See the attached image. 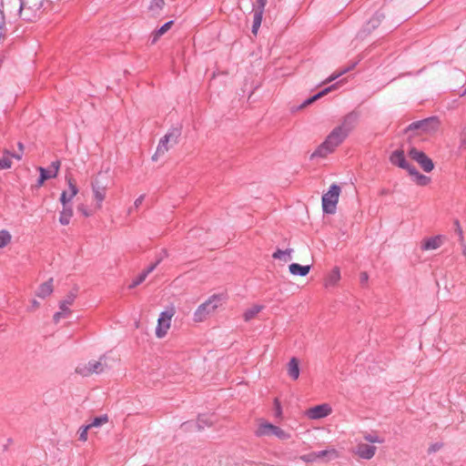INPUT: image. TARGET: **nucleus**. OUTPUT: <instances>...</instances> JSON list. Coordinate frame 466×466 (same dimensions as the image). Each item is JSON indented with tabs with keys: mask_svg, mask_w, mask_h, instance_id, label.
I'll list each match as a JSON object with an SVG mask.
<instances>
[{
	"mask_svg": "<svg viewBox=\"0 0 466 466\" xmlns=\"http://www.w3.org/2000/svg\"><path fill=\"white\" fill-rule=\"evenodd\" d=\"M181 127H173L167 133L159 140L156 153L153 155L152 159L156 161L159 157L164 156L170 148L176 146L181 136Z\"/></svg>",
	"mask_w": 466,
	"mask_h": 466,
	"instance_id": "f03ea898",
	"label": "nucleus"
},
{
	"mask_svg": "<svg viewBox=\"0 0 466 466\" xmlns=\"http://www.w3.org/2000/svg\"><path fill=\"white\" fill-rule=\"evenodd\" d=\"M44 0H20L19 14L25 21H34L41 14Z\"/></svg>",
	"mask_w": 466,
	"mask_h": 466,
	"instance_id": "39448f33",
	"label": "nucleus"
},
{
	"mask_svg": "<svg viewBox=\"0 0 466 466\" xmlns=\"http://www.w3.org/2000/svg\"><path fill=\"white\" fill-rule=\"evenodd\" d=\"M76 298V292H69L66 298L60 301L59 303V309L63 311H66L67 314H71V310L69 309V306H71L73 304V302L75 301Z\"/></svg>",
	"mask_w": 466,
	"mask_h": 466,
	"instance_id": "b1692460",
	"label": "nucleus"
},
{
	"mask_svg": "<svg viewBox=\"0 0 466 466\" xmlns=\"http://www.w3.org/2000/svg\"><path fill=\"white\" fill-rule=\"evenodd\" d=\"M390 161L392 165L406 169L408 172H410V168L414 167L406 160L403 150L393 151L390 157Z\"/></svg>",
	"mask_w": 466,
	"mask_h": 466,
	"instance_id": "2eb2a0df",
	"label": "nucleus"
},
{
	"mask_svg": "<svg viewBox=\"0 0 466 466\" xmlns=\"http://www.w3.org/2000/svg\"><path fill=\"white\" fill-rule=\"evenodd\" d=\"M383 18L384 15L382 13H376L360 33V36H362V34L370 33L371 30L377 28Z\"/></svg>",
	"mask_w": 466,
	"mask_h": 466,
	"instance_id": "6ab92c4d",
	"label": "nucleus"
},
{
	"mask_svg": "<svg viewBox=\"0 0 466 466\" xmlns=\"http://www.w3.org/2000/svg\"><path fill=\"white\" fill-rule=\"evenodd\" d=\"M146 279L145 274H139V276L133 280V282L129 285V289H134L135 287L141 284Z\"/></svg>",
	"mask_w": 466,
	"mask_h": 466,
	"instance_id": "c03bdc74",
	"label": "nucleus"
},
{
	"mask_svg": "<svg viewBox=\"0 0 466 466\" xmlns=\"http://www.w3.org/2000/svg\"><path fill=\"white\" fill-rule=\"evenodd\" d=\"M257 5L254 7V16H253V25H252V33L257 35L258 30L262 22V16L264 13V8L267 5V0H257Z\"/></svg>",
	"mask_w": 466,
	"mask_h": 466,
	"instance_id": "ddd939ff",
	"label": "nucleus"
},
{
	"mask_svg": "<svg viewBox=\"0 0 466 466\" xmlns=\"http://www.w3.org/2000/svg\"><path fill=\"white\" fill-rule=\"evenodd\" d=\"M284 251L286 252V256H287V255H288V256H289V255L291 254V252L293 251V249H291V248H288V249H286V250H284Z\"/></svg>",
	"mask_w": 466,
	"mask_h": 466,
	"instance_id": "13d9d810",
	"label": "nucleus"
},
{
	"mask_svg": "<svg viewBox=\"0 0 466 466\" xmlns=\"http://www.w3.org/2000/svg\"><path fill=\"white\" fill-rule=\"evenodd\" d=\"M288 374L289 376L296 380L299 377V360L297 358L293 357L290 359V360L288 363Z\"/></svg>",
	"mask_w": 466,
	"mask_h": 466,
	"instance_id": "4be33fe9",
	"label": "nucleus"
},
{
	"mask_svg": "<svg viewBox=\"0 0 466 466\" xmlns=\"http://www.w3.org/2000/svg\"><path fill=\"white\" fill-rule=\"evenodd\" d=\"M90 429V426L86 425L79 431V440L82 441H86L87 440V431Z\"/></svg>",
	"mask_w": 466,
	"mask_h": 466,
	"instance_id": "a18cd8bd",
	"label": "nucleus"
},
{
	"mask_svg": "<svg viewBox=\"0 0 466 466\" xmlns=\"http://www.w3.org/2000/svg\"><path fill=\"white\" fill-rule=\"evenodd\" d=\"M272 258L275 259H283L285 262L290 258H286V252L279 248L273 253Z\"/></svg>",
	"mask_w": 466,
	"mask_h": 466,
	"instance_id": "ea45409f",
	"label": "nucleus"
},
{
	"mask_svg": "<svg viewBox=\"0 0 466 466\" xmlns=\"http://www.w3.org/2000/svg\"><path fill=\"white\" fill-rule=\"evenodd\" d=\"M409 156L416 161L425 172H431L434 168L432 160L426 154L415 147H411Z\"/></svg>",
	"mask_w": 466,
	"mask_h": 466,
	"instance_id": "1a4fd4ad",
	"label": "nucleus"
},
{
	"mask_svg": "<svg viewBox=\"0 0 466 466\" xmlns=\"http://www.w3.org/2000/svg\"><path fill=\"white\" fill-rule=\"evenodd\" d=\"M358 113L350 112L343 118L341 125L337 127V128H340V131L345 133V136L348 137L349 134L355 128L358 123Z\"/></svg>",
	"mask_w": 466,
	"mask_h": 466,
	"instance_id": "4468645a",
	"label": "nucleus"
},
{
	"mask_svg": "<svg viewBox=\"0 0 466 466\" xmlns=\"http://www.w3.org/2000/svg\"><path fill=\"white\" fill-rule=\"evenodd\" d=\"M317 460L323 461H329L338 457V453L335 450H324L320 451H315Z\"/></svg>",
	"mask_w": 466,
	"mask_h": 466,
	"instance_id": "cd10ccee",
	"label": "nucleus"
},
{
	"mask_svg": "<svg viewBox=\"0 0 466 466\" xmlns=\"http://www.w3.org/2000/svg\"><path fill=\"white\" fill-rule=\"evenodd\" d=\"M53 292V279H49L47 281L42 283L37 291L36 296L39 298H46L51 295Z\"/></svg>",
	"mask_w": 466,
	"mask_h": 466,
	"instance_id": "5701e85b",
	"label": "nucleus"
},
{
	"mask_svg": "<svg viewBox=\"0 0 466 466\" xmlns=\"http://www.w3.org/2000/svg\"><path fill=\"white\" fill-rule=\"evenodd\" d=\"M161 258H158L155 263L148 266L145 270L141 272V274H145V277L147 278L149 273H151L157 266L160 263Z\"/></svg>",
	"mask_w": 466,
	"mask_h": 466,
	"instance_id": "79ce46f5",
	"label": "nucleus"
},
{
	"mask_svg": "<svg viewBox=\"0 0 466 466\" xmlns=\"http://www.w3.org/2000/svg\"><path fill=\"white\" fill-rule=\"evenodd\" d=\"M221 297L219 295H213L204 303L200 304L194 312V321L202 322L208 319L220 305Z\"/></svg>",
	"mask_w": 466,
	"mask_h": 466,
	"instance_id": "20e7f679",
	"label": "nucleus"
},
{
	"mask_svg": "<svg viewBox=\"0 0 466 466\" xmlns=\"http://www.w3.org/2000/svg\"><path fill=\"white\" fill-rule=\"evenodd\" d=\"M263 308L264 307L261 305H254L253 307L248 309L243 314L244 320H251L257 316L258 313H259L263 309Z\"/></svg>",
	"mask_w": 466,
	"mask_h": 466,
	"instance_id": "2f4dec72",
	"label": "nucleus"
},
{
	"mask_svg": "<svg viewBox=\"0 0 466 466\" xmlns=\"http://www.w3.org/2000/svg\"><path fill=\"white\" fill-rule=\"evenodd\" d=\"M17 147H18V149L20 152H24L25 147H24L23 143L18 142Z\"/></svg>",
	"mask_w": 466,
	"mask_h": 466,
	"instance_id": "4d7b16f0",
	"label": "nucleus"
},
{
	"mask_svg": "<svg viewBox=\"0 0 466 466\" xmlns=\"http://www.w3.org/2000/svg\"><path fill=\"white\" fill-rule=\"evenodd\" d=\"M340 279V272L338 268H334L325 280L326 287H333L338 284Z\"/></svg>",
	"mask_w": 466,
	"mask_h": 466,
	"instance_id": "c85d7f7f",
	"label": "nucleus"
},
{
	"mask_svg": "<svg viewBox=\"0 0 466 466\" xmlns=\"http://www.w3.org/2000/svg\"><path fill=\"white\" fill-rule=\"evenodd\" d=\"M300 460L306 462H313L317 461L315 451L300 456Z\"/></svg>",
	"mask_w": 466,
	"mask_h": 466,
	"instance_id": "a19ab883",
	"label": "nucleus"
},
{
	"mask_svg": "<svg viewBox=\"0 0 466 466\" xmlns=\"http://www.w3.org/2000/svg\"><path fill=\"white\" fill-rule=\"evenodd\" d=\"M12 167V160L7 156L0 157V170L9 169Z\"/></svg>",
	"mask_w": 466,
	"mask_h": 466,
	"instance_id": "4c0bfd02",
	"label": "nucleus"
},
{
	"mask_svg": "<svg viewBox=\"0 0 466 466\" xmlns=\"http://www.w3.org/2000/svg\"><path fill=\"white\" fill-rule=\"evenodd\" d=\"M347 137L345 133L340 131V128L335 127L330 134L327 137L325 141L317 148L311 155V157H324L328 154L334 151V149L340 145Z\"/></svg>",
	"mask_w": 466,
	"mask_h": 466,
	"instance_id": "f257e3e1",
	"label": "nucleus"
},
{
	"mask_svg": "<svg viewBox=\"0 0 466 466\" xmlns=\"http://www.w3.org/2000/svg\"><path fill=\"white\" fill-rule=\"evenodd\" d=\"M289 269L292 275L304 277L309 274L310 266H301L298 263H292L289 265Z\"/></svg>",
	"mask_w": 466,
	"mask_h": 466,
	"instance_id": "393cba45",
	"label": "nucleus"
},
{
	"mask_svg": "<svg viewBox=\"0 0 466 466\" xmlns=\"http://www.w3.org/2000/svg\"><path fill=\"white\" fill-rule=\"evenodd\" d=\"M12 154H13V153H11L8 149H5V150L3 151V156H7L10 159H11V157H12Z\"/></svg>",
	"mask_w": 466,
	"mask_h": 466,
	"instance_id": "6e6d98bb",
	"label": "nucleus"
},
{
	"mask_svg": "<svg viewBox=\"0 0 466 466\" xmlns=\"http://www.w3.org/2000/svg\"><path fill=\"white\" fill-rule=\"evenodd\" d=\"M144 198H145V196H144V195H141L140 197H138V198L135 200V203H134L135 207H136V208H138V207L142 204V202H143Z\"/></svg>",
	"mask_w": 466,
	"mask_h": 466,
	"instance_id": "8fccbe9b",
	"label": "nucleus"
},
{
	"mask_svg": "<svg viewBox=\"0 0 466 466\" xmlns=\"http://www.w3.org/2000/svg\"><path fill=\"white\" fill-rule=\"evenodd\" d=\"M331 411V407L329 404L324 403L309 409L306 411V415L311 420H319L329 416Z\"/></svg>",
	"mask_w": 466,
	"mask_h": 466,
	"instance_id": "f8f14e48",
	"label": "nucleus"
},
{
	"mask_svg": "<svg viewBox=\"0 0 466 466\" xmlns=\"http://www.w3.org/2000/svg\"><path fill=\"white\" fill-rule=\"evenodd\" d=\"M363 438L370 443H382L384 441V440L380 438L377 434L365 433Z\"/></svg>",
	"mask_w": 466,
	"mask_h": 466,
	"instance_id": "e433bc0d",
	"label": "nucleus"
},
{
	"mask_svg": "<svg viewBox=\"0 0 466 466\" xmlns=\"http://www.w3.org/2000/svg\"><path fill=\"white\" fill-rule=\"evenodd\" d=\"M274 426L272 423L263 421L259 423L255 434L257 437L273 436Z\"/></svg>",
	"mask_w": 466,
	"mask_h": 466,
	"instance_id": "aec40b11",
	"label": "nucleus"
},
{
	"mask_svg": "<svg viewBox=\"0 0 466 466\" xmlns=\"http://www.w3.org/2000/svg\"><path fill=\"white\" fill-rule=\"evenodd\" d=\"M39 306H40L39 302L37 300H35V299H33L32 302H31V309H30L34 310V309L39 308Z\"/></svg>",
	"mask_w": 466,
	"mask_h": 466,
	"instance_id": "3c124183",
	"label": "nucleus"
},
{
	"mask_svg": "<svg viewBox=\"0 0 466 466\" xmlns=\"http://www.w3.org/2000/svg\"><path fill=\"white\" fill-rule=\"evenodd\" d=\"M438 127V121L435 117H430L420 121L412 122L407 127V131L420 129L424 132H431L436 130Z\"/></svg>",
	"mask_w": 466,
	"mask_h": 466,
	"instance_id": "9b49d317",
	"label": "nucleus"
},
{
	"mask_svg": "<svg viewBox=\"0 0 466 466\" xmlns=\"http://www.w3.org/2000/svg\"><path fill=\"white\" fill-rule=\"evenodd\" d=\"M173 23V21H168L166 24H164L159 29L153 32L151 35V45H155L157 42V40L170 29Z\"/></svg>",
	"mask_w": 466,
	"mask_h": 466,
	"instance_id": "a878e982",
	"label": "nucleus"
},
{
	"mask_svg": "<svg viewBox=\"0 0 466 466\" xmlns=\"http://www.w3.org/2000/svg\"><path fill=\"white\" fill-rule=\"evenodd\" d=\"M73 216V209L70 206H63V209L60 212L59 222L62 225H68Z\"/></svg>",
	"mask_w": 466,
	"mask_h": 466,
	"instance_id": "c756f323",
	"label": "nucleus"
},
{
	"mask_svg": "<svg viewBox=\"0 0 466 466\" xmlns=\"http://www.w3.org/2000/svg\"><path fill=\"white\" fill-rule=\"evenodd\" d=\"M368 281V274L366 272H362L360 274V282L365 283Z\"/></svg>",
	"mask_w": 466,
	"mask_h": 466,
	"instance_id": "603ef678",
	"label": "nucleus"
},
{
	"mask_svg": "<svg viewBox=\"0 0 466 466\" xmlns=\"http://www.w3.org/2000/svg\"><path fill=\"white\" fill-rule=\"evenodd\" d=\"M22 155H23V152H20L19 153H13L12 154V157L17 159V160H21L22 159Z\"/></svg>",
	"mask_w": 466,
	"mask_h": 466,
	"instance_id": "864d4df0",
	"label": "nucleus"
},
{
	"mask_svg": "<svg viewBox=\"0 0 466 466\" xmlns=\"http://www.w3.org/2000/svg\"><path fill=\"white\" fill-rule=\"evenodd\" d=\"M273 436H276L278 439L281 441H286L290 438V434L284 430L280 429L278 426H274Z\"/></svg>",
	"mask_w": 466,
	"mask_h": 466,
	"instance_id": "f704fd0d",
	"label": "nucleus"
},
{
	"mask_svg": "<svg viewBox=\"0 0 466 466\" xmlns=\"http://www.w3.org/2000/svg\"><path fill=\"white\" fill-rule=\"evenodd\" d=\"M337 85H332L325 89H323L322 91L319 92L318 94L314 95L313 96L306 99L299 106V109H303L305 108L306 106H309L310 104H312L313 102L317 101L318 99L321 98L322 96H324L325 95H327L328 93H329L331 90L335 89Z\"/></svg>",
	"mask_w": 466,
	"mask_h": 466,
	"instance_id": "412c9836",
	"label": "nucleus"
},
{
	"mask_svg": "<svg viewBox=\"0 0 466 466\" xmlns=\"http://www.w3.org/2000/svg\"><path fill=\"white\" fill-rule=\"evenodd\" d=\"M66 181L69 187V192L63 191L60 197V201L63 206H67V204L72 200V198L77 194L78 188L76 185L75 180L71 177L66 176Z\"/></svg>",
	"mask_w": 466,
	"mask_h": 466,
	"instance_id": "dca6fc26",
	"label": "nucleus"
},
{
	"mask_svg": "<svg viewBox=\"0 0 466 466\" xmlns=\"http://www.w3.org/2000/svg\"><path fill=\"white\" fill-rule=\"evenodd\" d=\"M340 191V187L333 184L329 187V191L322 196V208L324 213L334 214L336 212V206Z\"/></svg>",
	"mask_w": 466,
	"mask_h": 466,
	"instance_id": "0eeeda50",
	"label": "nucleus"
},
{
	"mask_svg": "<svg viewBox=\"0 0 466 466\" xmlns=\"http://www.w3.org/2000/svg\"><path fill=\"white\" fill-rule=\"evenodd\" d=\"M377 448L366 443H359L356 447V454L365 460H370L376 453Z\"/></svg>",
	"mask_w": 466,
	"mask_h": 466,
	"instance_id": "f3484780",
	"label": "nucleus"
},
{
	"mask_svg": "<svg viewBox=\"0 0 466 466\" xmlns=\"http://www.w3.org/2000/svg\"><path fill=\"white\" fill-rule=\"evenodd\" d=\"M78 211L81 212L85 217L92 216V212L88 210L84 205H80L77 208Z\"/></svg>",
	"mask_w": 466,
	"mask_h": 466,
	"instance_id": "de8ad7c7",
	"label": "nucleus"
},
{
	"mask_svg": "<svg viewBox=\"0 0 466 466\" xmlns=\"http://www.w3.org/2000/svg\"><path fill=\"white\" fill-rule=\"evenodd\" d=\"M107 421H108V416L106 414H105V415H102L99 417H96L92 420V422L88 424V426H90V429L94 428V427H100L103 424L106 423Z\"/></svg>",
	"mask_w": 466,
	"mask_h": 466,
	"instance_id": "72a5a7b5",
	"label": "nucleus"
},
{
	"mask_svg": "<svg viewBox=\"0 0 466 466\" xmlns=\"http://www.w3.org/2000/svg\"><path fill=\"white\" fill-rule=\"evenodd\" d=\"M213 424V420L210 418L206 416H199L198 419V429L201 430L204 426H211Z\"/></svg>",
	"mask_w": 466,
	"mask_h": 466,
	"instance_id": "c9c22d12",
	"label": "nucleus"
},
{
	"mask_svg": "<svg viewBox=\"0 0 466 466\" xmlns=\"http://www.w3.org/2000/svg\"><path fill=\"white\" fill-rule=\"evenodd\" d=\"M109 367L108 357L104 354L97 360H92L87 363L78 365L76 372L83 377H88L92 374H100Z\"/></svg>",
	"mask_w": 466,
	"mask_h": 466,
	"instance_id": "7ed1b4c3",
	"label": "nucleus"
},
{
	"mask_svg": "<svg viewBox=\"0 0 466 466\" xmlns=\"http://www.w3.org/2000/svg\"><path fill=\"white\" fill-rule=\"evenodd\" d=\"M12 240V236L8 230H0V249L6 247Z\"/></svg>",
	"mask_w": 466,
	"mask_h": 466,
	"instance_id": "473e14b6",
	"label": "nucleus"
},
{
	"mask_svg": "<svg viewBox=\"0 0 466 466\" xmlns=\"http://www.w3.org/2000/svg\"><path fill=\"white\" fill-rule=\"evenodd\" d=\"M176 313L175 308L170 307L165 311L161 312L157 319V326L156 328V336L159 339L164 338L167 330L170 329L171 319Z\"/></svg>",
	"mask_w": 466,
	"mask_h": 466,
	"instance_id": "6e6552de",
	"label": "nucleus"
},
{
	"mask_svg": "<svg viewBox=\"0 0 466 466\" xmlns=\"http://www.w3.org/2000/svg\"><path fill=\"white\" fill-rule=\"evenodd\" d=\"M455 226H456V229L455 230L459 234L461 239L462 240L463 239V232H462V229H461L458 220L455 221Z\"/></svg>",
	"mask_w": 466,
	"mask_h": 466,
	"instance_id": "09e8293b",
	"label": "nucleus"
},
{
	"mask_svg": "<svg viewBox=\"0 0 466 466\" xmlns=\"http://www.w3.org/2000/svg\"><path fill=\"white\" fill-rule=\"evenodd\" d=\"M351 67H347V68H344L343 70L338 72V73H333L329 77H328L325 81H323V84H327V83H329L335 79H337L338 77H339L340 76H342L343 74L347 73L348 71L350 70Z\"/></svg>",
	"mask_w": 466,
	"mask_h": 466,
	"instance_id": "58836bf2",
	"label": "nucleus"
},
{
	"mask_svg": "<svg viewBox=\"0 0 466 466\" xmlns=\"http://www.w3.org/2000/svg\"><path fill=\"white\" fill-rule=\"evenodd\" d=\"M443 243V237L439 235L427 239H424L421 242V249L422 250H431L439 248Z\"/></svg>",
	"mask_w": 466,
	"mask_h": 466,
	"instance_id": "a211bd4d",
	"label": "nucleus"
},
{
	"mask_svg": "<svg viewBox=\"0 0 466 466\" xmlns=\"http://www.w3.org/2000/svg\"><path fill=\"white\" fill-rule=\"evenodd\" d=\"M59 167L60 162L58 160L53 161L48 169L39 167L37 169L40 173V177L37 180L36 187H42L46 179L56 177L58 174Z\"/></svg>",
	"mask_w": 466,
	"mask_h": 466,
	"instance_id": "9d476101",
	"label": "nucleus"
},
{
	"mask_svg": "<svg viewBox=\"0 0 466 466\" xmlns=\"http://www.w3.org/2000/svg\"><path fill=\"white\" fill-rule=\"evenodd\" d=\"M108 187L107 178L98 174L91 182V187L94 198L96 200V208H101L102 202L106 198V194Z\"/></svg>",
	"mask_w": 466,
	"mask_h": 466,
	"instance_id": "423d86ee",
	"label": "nucleus"
},
{
	"mask_svg": "<svg viewBox=\"0 0 466 466\" xmlns=\"http://www.w3.org/2000/svg\"><path fill=\"white\" fill-rule=\"evenodd\" d=\"M440 447H441V446H440L439 444H434V445H432V446H431V447L429 448V451H430V452L436 451L437 450H439V449H440Z\"/></svg>",
	"mask_w": 466,
	"mask_h": 466,
	"instance_id": "5fc2aeb1",
	"label": "nucleus"
},
{
	"mask_svg": "<svg viewBox=\"0 0 466 466\" xmlns=\"http://www.w3.org/2000/svg\"><path fill=\"white\" fill-rule=\"evenodd\" d=\"M161 258H158L155 263L148 266L145 270L141 272V274H145V277L147 278L149 273H151L157 266L160 263Z\"/></svg>",
	"mask_w": 466,
	"mask_h": 466,
	"instance_id": "37998d69",
	"label": "nucleus"
},
{
	"mask_svg": "<svg viewBox=\"0 0 466 466\" xmlns=\"http://www.w3.org/2000/svg\"><path fill=\"white\" fill-rule=\"evenodd\" d=\"M68 316H69V314H67L66 311H63L60 309V311L56 312L54 315V321L56 323H57L60 320V319L67 318Z\"/></svg>",
	"mask_w": 466,
	"mask_h": 466,
	"instance_id": "49530a36",
	"label": "nucleus"
},
{
	"mask_svg": "<svg viewBox=\"0 0 466 466\" xmlns=\"http://www.w3.org/2000/svg\"><path fill=\"white\" fill-rule=\"evenodd\" d=\"M409 174L414 177V181L420 186H426L431 181L429 177L420 174L415 167L410 168Z\"/></svg>",
	"mask_w": 466,
	"mask_h": 466,
	"instance_id": "bb28decb",
	"label": "nucleus"
},
{
	"mask_svg": "<svg viewBox=\"0 0 466 466\" xmlns=\"http://www.w3.org/2000/svg\"><path fill=\"white\" fill-rule=\"evenodd\" d=\"M275 401H276V404H277L278 414H280V406H279V404L277 400Z\"/></svg>",
	"mask_w": 466,
	"mask_h": 466,
	"instance_id": "bf43d9fd",
	"label": "nucleus"
},
{
	"mask_svg": "<svg viewBox=\"0 0 466 466\" xmlns=\"http://www.w3.org/2000/svg\"><path fill=\"white\" fill-rule=\"evenodd\" d=\"M463 254L466 256V248H464V250H463Z\"/></svg>",
	"mask_w": 466,
	"mask_h": 466,
	"instance_id": "052dcab7",
	"label": "nucleus"
},
{
	"mask_svg": "<svg viewBox=\"0 0 466 466\" xmlns=\"http://www.w3.org/2000/svg\"><path fill=\"white\" fill-rule=\"evenodd\" d=\"M165 6V0H152L148 6V10L152 13V15L157 16L160 15V12Z\"/></svg>",
	"mask_w": 466,
	"mask_h": 466,
	"instance_id": "7c9ffc66",
	"label": "nucleus"
}]
</instances>
